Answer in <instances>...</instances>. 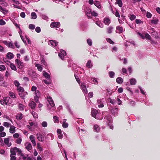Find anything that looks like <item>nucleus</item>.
<instances>
[{"label": "nucleus", "mask_w": 160, "mask_h": 160, "mask_svg": "<svg viewBox=\"0 0 160 160\" xmlns=\"http://www.w3.org/2000/svg\"><path fill=\"white\" fill-rule=\"evenodd\" d=\"M47 99L49 103V104H47L48 109L51 111H54L55 109V104L52 98L50 96H48Z\"/></svg>", "instance_id": "1"}, {"label": "nucleus", "mask_w": 160, "mask_h": 160, "mask_svg": "<svg viewBox=\"0 0 160 160\" xmlns=\"http://www.w3.org/2000/svg\"><path fill=\"white\" fill-rule=\"evenodd\" d=\"M37 88L34 86H32L31 88V91L32 92H35L34 93L35 95L34 96V100L36 101V102H37L38 101V99L40 96V92L37 90Z\"/></svg>", "instance_id": "2"}, {"label": "nucleus", "mask_w": 160, "mask_h": 160, "mask_svg": "<svg viewBox=\"0 0 160 160\" xmlns=\"http://www.w3.org/2000/svg\"><path fill=\"white\" fill-rule=\"evenodd\" d=\"M102 115L105 116V118L107 120V122H108V123H110V124H108V125L109 126L110 128L113 129V126L111 123L112 122V118L110 116V115L109 114L108 112H103Z\"/></svg>", "instance_id": "3"}, {"label": "nucleus", "mask_w": 160, "mask_h": 160, "mask_svg": "<svg viewBox=\"0 0 160 160\" xmlns=\"http://www.w3.org/2000/svg\"><path fill=\"white\" fill-rule=\"evenodd\" d=\"M91 115L93 117L96 119H101L102 118V116L101 113H99L97 110L95 109L92 110Z\"/></svg>", "instance_id": "4"}, {"label": "nucleus", "mask_w": 160, "mask_h": 160, "mask_svg": "<svg viewBox=\"0 0 160 160\" xmlns=\"http://www.w3.org/2000/svg\"><path fill=\"white\" fill-rule=\"evenodd\" d=\"M60 24L58 22H53L51 23L50 27L52 28H58L60 27Z\"/></svg>", "instance_id": "5"}, {"label": "nucleus", "mask_w": 160, "mask_h": 160, "mask_svg": "<svg viewBox=\"0 0 160 160\" xmlns=\"http://www.w3.org/2000/svg\"><path fill=\"white\" fill-rule=\"evenodd\" d=\"M3 42L8 47L14 49L15 48L12 42H9L7 41H3Z\"/></svg>", "instance_id": "6"}, {"label": "nucleus", "mask_w": 160, "mask_h": 160, "mask_svg": "<svg viewBox=\"0 0 160 160\" xmlns=\"http://www.w3.org/2000/svg\"><path fill=\"white\" fill-rule=\"evenodd\" d=\"M138 34L143 39L146 38L148 40H150L151 38L150 36L148 33H146L144 34H143L140 33L139 32H138Z\"/></svg>", "instance_id": "7"}, {"label": "nucleus", "mask_w": 160, "mask_h": 160, "mask_svg": "<svg viewBox=\"0 0 160 160\" xmlns=\"http://www.w3.org/2000/svg\"><path fill=\"white\" fill-rule=\"evenodd\" d=\"M66 55V52L62 49L60 50V52L58 53L59 57L62 60L63 59L64 57Z\"/></svg>", "instance_id": "8"}, {"label": "nucleus", "mask_w": 160, "mask_h": 160, "mask_svg": "<svg viewBox=\"0 0 160 160\" xmlns=\"http://www.w3.org/2000/svg\"><path fill=\"white\" fill-rule=\"evenodd\" d=\"M81 88L84 94H87L88 93V90L86 88L85 84L82 83L81 85Z\"/></svg>", "instance_id": "9"}, {"label": "nucleus", "mask_w": 160, "mask_h": 160, "mask_svg": "<svg viewBox=\"0 0 160 160\" xmlns=\"http://www.w3.org/2000/svg\"><path fill=\"white\" fill-rule=\"evenodd\" d=\"M124 30H125L122 27L120 26H118L116 27V33H120L124 32Z\"/></svg>", "instance_id": "10"}, {"label": "nucleus", "mask_w": 160, "mask_h": 160, "mask_svg": "<svg viewBox=\"0 0 160 160\" xmlns=\"http://www.w3.org/2000/svg\"><path fill=\"white\" fill-rule=\"evenodd\" d=\"M38 140L40 142H43L44 140V136L40 133H37L36 135Z\"/></svg>", "instance_id": "11"}, {"label": "nucleus", "mask_w": 160, "mask_h": 160, "mask_svg": "<svg viewBox=\"0 0 160 160\" xmlns=\"http://www.w3.org/2000/svg\"><path fill=\"white\" fill-rule=\"evenodd\" d=\"M15 62L19 68H23V63L21 62L18 59H16Z\"/></svg>", "instance_id": "12"}, {"label": "nucleus", "mask_w": 160, "mask_h": 160, "mask_svg": "<svg viewBox=\"0 0 160 160\" xmlns=\"http://www.w3.org/2000/svg\"><path fill=\"white\" fill-rule=\"evenodd\" d=\"M58 43L55 40H51L49 41L48 44L52 47H55L57 45Z\"/></svg>", "instance_id": "13"}, {"label": "nucleus", "mask_w": 160, "mask_h": 160, "mask_svg": "<svg viewBox=\"0 0 160 160\" xmlns=\"http://www.w3.org/2000/svg\"><path fill=\"white\" fill-rule=\"evenodd\" d=\"M25 146L26 148L29 151L31 152L30 150H31L32 149V146L31 144L29 142H26L25 144Z\"/></svg>", "instance_id": "14"}, {"label": "nucleus", "mask_w": 160, "mask_h": 160, "mask_svg": "<svg viewBox=\"0 0 160 160\" xmlns=\"http://www.w3.org/2000/svg\"><path fill=\"white\" fill-rule=\"evenodd\" d=\"M102 100V99H98L97 100V103L99 108H102L104 106Z\"/></svg>", "instance_id": "15"}, {"label": "nucleus", "mask_w": 160, "mask_h": 160, "mask_svg": "<svg viewBox=\"0 0 160 160\" xmlns=\"http://www.w3.org/2000/svg\"><path fill=\"white\" fill-rule=\"evenodd\" d=\"M66 119H64L62 122H60V123L62 124V127L64 128H66L68 126V124L67 122H66Z\"/></svg>", "instance_id": "16"}, {"label": "nucleus", "mask_w": 160, "mask_h": 160, "mask_svg": "<svg viewBox=\"0 0 160 160\" xmlns=\"http://www.w3.org/2000/svg\"><path fill=\"white\" fill-rule=\"evenodd\" d=\"M4 142L5 144L8 147H10L11 145V143L9 142V140L8 138H5L4 139Z\"/></svg>", "instance_id": "17"}, {"label": "nucleus", "mask_w": 160, "mask_h": 160, "mask_svg": "<svg viewBox=\"0 0 160 160\" xmlns=\"http://www.w3.org/2000/svg\"><path fill=\"white\" fill-rule=\"evenodd\" d=\"M28 92H24V91L22 92H20L19 93V95L20 97L23 99H24L25 96L28 95Z\"/></svg>", "instance_id": "18"}, {"label": "nucleus", "mask_w": 160, "mask_h": 160, "mask_svg": "<svg viewBox=\"0 0 160 160\" xmlns=\"http://www.w3.org/2000/svg\"><path fill=\"white\" fill-rule=\"evenodd\" d=\"M16 118L17 120H20L23 118V115L21 113H18L16 115Z\"/></svg>", "instance_id": "19"}, {"label": "nucleus", "mask_w": 160, "mask_h": 160, "mask_svg": "<svg viewBox=\"0 0 160 160\" xmlns=\"http://www.w3.org/2000/svg\"><path fill=\"white\" fill-rule=\"evenodd\" d=\"M10 128L9 129L10 132L11 133H14L16 131L15 128L16 127L13 125H11L10 126Z\"/></svg>", "instance_id": "20"}, {"label": "nucleus", "mask_w": 160, "mask_h": 160, "mask_svg": "<svg viewBox=\"0 0 160 160\" xmlns=\"http://www.w3.org/2000/svg\"><path fill=\"white\" fill-rule=\"evenodd\" d=\"M130 84L131 85H135L137 82V81L136 79L132 78L130 79L129 80Z\"/></svg>", "instance_id": "21"}, {"label": "nucleus", "mask_w": 160, "mask_h": 160, "mask_svg": "<svg viewBox=\"0 0 160 160\" xmlns=\"http://www.w3.org/2000/svg\"><path fill=\"white\" fill-rule=\"evenodd\" d=\"M31 109H34L36 107V103L33 101L30 102L29 104Z\"/></svg>", "instance_id": "22"}, {"label": "nucleus", "mask_w": 160, "mask_h": 160, "mask_svg": "<svg viewBox=\"0 0 160 160\" xmlns=\"http://www.w3.org/2000/svg\"><path fill=\"white\" fill-rule=\"evenodd\" d=\"M35 66V67H37L38 70L40 71H41L42 69V66L39 64L36 63H35L34 64Z\"/></svg>", "instance_id": "23"}, {"label": "nucleus", "mask_w": 160, "mask_h": 160, "mask_svg": "<svg viewBox=\"0 0 160 160\" xmlns=\"http://www.w3.org/2000/svg\"><path fill=\"white\" fill-rule=\"evenodd\" d=\"M103 22L107 25H108L110 23V19L108 18H105L104 19Z\"/></svg>", "instance_id": "24"}, {"label": "nucleus", "mask_w": 160, "mask_h": 160, "mask_svg": "<svg viewBox=\"0 0 160 160\" xmlns=\"http://www.w3.org/2000/svg\"><path fill=\"white\" fill-rule=\"evenodd\" d=\"M13 54L11 52H8L7 54V58L9 59H11L13 58Z\"/></svg>", "instance_id": "25"}, {"label": "nucleus", "mask_w": 160, "mask_h": 160, "mask_svg": "<svg viewBox=\"0 0 160 160\" xmlns=\"http://www.w3.org/2000/svg\"><path fill=\"white\" fill-rule=\"evenodd\" d=\"M111 111L113 114L115 115H116L118 114V108H115L112 109Z\"/></svg>", "instance_id": "26"}, {"label": "nucleus", "mask_w": 160, "mask_h": 160, "mask_svg": "<svg viewBox=\"0 0 160 160\" xmlns=\"http://www.w3.org/2000/svg\"><path fill=\"white\" fill-rule=\"evenodd\" d=\"M95 23L99 27L103 28V25L100 21H97L95 22Z\"/></svg>", "instance_id": "27"}, {"label": "nucleus", "mask_w": 160, "mask_h": 160, "mask_svg": "<svg viewBox=\"0 0 160 160\" xmlns=\"http://www.w3.org/2000/svg\"><path fill=\"white\" fill-rule=\"evenodd\" d=\"M93 129L94 131L97 132H98L100 130L99 127L97 124H95L94 125Z\"/></svg>", "instance_id": "28"}, {"label": "nucleus", "mask_w": 160, "mask_h": 160, "mask_svg": "<svg viewBox=\"0 0 160 160\" xmlns=\"http://www.w3.org/2000/svg\"><path fill=\"white\" fill-rule=\"evenodd\" d=\"M10 99V98L9 97H7L4 100H1L0 102L2 104H4L5 103L6 104H7V103L8 102H7V100H8V99Z\"/></svg>", "instance_id": "29"}, {"label": "nucleus", "mask_w": 160, "mask_h": 160, "mask_svg": "<svg viewBox=\"0 0 160 160\" xmlns=\"http://www.w3.org/2000/svg\"><path fill=\"white\" fill-rule=\"evenodd\" d=\"M116 81L118 83L120 84L123 82V80L122 78L118 77L116 79Z\"/></svg>", "instance_id": "30"}, {"label": "nucleus", "mask_w": 160, "mask_h": 160, "mask_svg": "<svg viewBox=\"0 0 160 160\" xmlns=\"http://www.w3.org/2000/svg\"><path fill=\"white\" fill-rule=\"evenodd\" d=\"M11 155H15L16 154V151L15 149V147L13 148H12L11 149Z\"/></svg>", "instance_id": "31"}, {"label": "nucleus", "mask_w": 160, "mask_h": 160, "mask_svg": "<svg viewBox=\"0 0 160 160\" xmlns=\"http://www.w3.org/2000/svg\"><path fill=\"white\" fill-rule=\"evenodd\" d=\"M43 75L45 78L48 79L50 78V76L49 75V74H48V73H47V72H45L44 71H43Z\"/></svg>", "instance_id": "32"}, {"label": "nucleus", "mask_w": 160, "mask_h": 160, "mask_svg": "<svg viewBox=\"0 0 160 160\" xmlns=\"http://www.w3.org/2000/svg\"><path fill=\"white\" fill-rule=\"evenodd\" d=\"M86 66L88 68H91L92 66V64L91 63V61L90 60H89L86 64Z\"/></svg>", "instance_id": "33"}, {"label": "nucleus", "mask_w": 160, "mask_h": 160, "mask_svg": "<svg viewBox=\"0 0 160 160\" xmlns=\"http://www.w3.org/2000/svg\"><path fill=\"white\" fill-rule=\"evenodd\" d=\"M113 27L112 26H110L107 28L108 33L110 34L112 33Z\"/></svg>", "instance_id": "34"}, {"label": "nucleus", "mask_w": 160, "mask_h": 160, "mask_svg": "<svg viewBox=\"0 0 160 160\" xmlns=\"http://www.w3.org/2000/svg\"><path fill=\"white\" fill-rule=\"evenodd\" d=\"M158 20L157 18L152 19L151 20V23L152 24H157L158 23Z\"/></svg>", "instance_id": "35"}, {"label": "nucleus", "mask_w": 160, "mask_h": 160, "mask_svg": "<svg viewBox=\"0 0 160 160\" xmlns=\"http://www.w3.org/2000/svg\"><path fill=\"white\" fill-rule=\"evenodd\" d=\"M53 121L55 123H58L59 122V118L57 116H54L53 117Z\"/></svg>", "instance_id": "36"}, {"label": "nucleus", "mask_w": 160, "mask_h": 160, "mask_svg": "<svg viewBox=\"0 0 160 160\" xmlns=\"http://www.w3.org/2000/svg\"><path fill=\"white\" fill-rule=\"evenodd\" d=\"M47 138L49 139L52 140L53 139V135L52 133H50L47 135Z\"/></svg>", "instance_id": "37"}, {"label": "nucleus", "mask_w": 160, "mask_h": 160, "mask_svg": "<svg viewBox=\"0 0 160 160\" xmlns=\"http://www.w3.org/2000/svg\"><path fill=\"white\" fill-rule=\"evenodd\" d=\"M9 95L12 98H16L15 94L14 92H10L9 93Z\"/></svg>", "instance_id": "38"}, {"label": "nucleus", "mask_w": 160, "mask_h": 160, "mask_svg": "<svg viewBox=\"0 0 160 160\" xmlns=\"http://www.w3.org/2000/svg\"><path fill=\"white\" fill-rule=\"evenodd\" d=\"M109 76L110 78H114L115 73L112 71H110L109 72Z\"/></svg>", "instance_id": "39"}, {"label": "nucleus", "mask_w": 160, "mask_h": 160, "mask_svg": "<svg viewBox=\"0 0 160 160\" xmlns=\"http://www.w3.org/2000/svg\"><path fill=\"white\" fill-rule=\"evenodd\" d=\"M20 29V31L19 32V34H20V36L22 40V41H23V42L25 43H26V41L24 40L23 38V37L22 36V31L21 30L20 28H19Z\"/></svg>", "instance_id": "40"}, {"label": "nucleus", "mask_w": 160, "mask_h": 160, "mask_svg": "<svg viewBox=\"0 0 160 160\" xmlns=\"http://www.w3.org/2000/svg\"><path fill=\"white\" fill-rule=\"evenodd\" d=\"M25 108V106L21 104H19L18 105V108L21 111H23L24 110Z\"/></svg>", "instance_id": "41"}, {"label": "nucleus", "mask_w": 160, "mask_h": 160, "mask_svg": "<svg viewBox=\"0 0 160 160\" xmlns=\"http://www.w3.org/2000/svg\"><path fill=\"white\" fill-rule=\"evenodd\" d=\"M17 90L19 92V93L22 92L24 91L23 88L20 86L17 87Z\"/></svg>", "instance_id": "42"}, {"label": "nucleus", "mask_w": 160, "mask_h": 160, "mask_svg": "<svg viewBox=\"0 0 160 160\" xmlns=\"http://www.w3.org/2000/svg\"><path fill=\"white\" fill-rule=\"evenodd\" d=\"M10 67L12 70L16 71L17 70L15 66L12 63L10 64Z\"/></svg>", "instance_id": "43"}, {"label": "nucleus", "mask_w": 160, "mask_h": 160, "mask_svg": "<svg viewBox=\"0 0 160 160\" xmlns=\"http://www.w3.org/2000/svg\"><path fill=\"white\" fill-rule=\"evenodd\" d=\"M92 81V83L95 84H98V82L96 79L95 78H91Z\"/></svg>", "instance_id": "44"}, {"label": "nucleus", "mask_w": 160, "mask_h": 160, "mask_svg": "<svg viewBox=\"0 0 160 160\" xmlns=\"http://www.w3.org/2000/svg\"><path fill=\"white\" fill-rule=\"evenodd\" d=\"M128 17L131 20H133L136 18L135 16L133 14H130L129 15Z\"/></svg>", "instance_id": "45"}, {"label": "nucleus", "mask_w": 160, "mask_h": 160, "mask_svg": "<svg viewBox=\"0 0 160 160\" xmlns=\"http://www.w3.org/2000/svg\"><path fill=\"white\" fill-rule=\"evenodd\" d=\"M4 0H0V4L2 5H3L5 6H7L8 4L4 1Z\"/></svg>", "instance_id": "46"}, {"label": "nucleus", "mask_w": 160, "mask_h": 160, "mask_svg": "<svg viewBox=\"0 0 160 160\" xmlns=\"http://www.w3.org/2000/svg\"><path fill=\"white\" fill-rule=\"evenodd\" d=\"M94 4L98 8H101V5L99 2H96L94 3Z\"/></svg>", "instance_id": "47"}, {"label": "nucleus", "mask_w": 160, "mask_h": 160, "mask_svg": "<svg viewBox=\"0 0 160 160\" xmlns=\"http://www.w3.org/2000/svg\"><path fill=\"white\" fill-rule=\"evenodd\" d=\"M32 18L33 19H35L37 17V16L35 12H32L31 13Z\"/></svg>", "instance_id": "48"}, {"label": "nucleus", "mask_w": 160, "mask_h": 160, "mask_svg": "<svg viewBox=\"0 0 160 160\" xmlns=\"http://www.w3.org/2000/svg\"><path fill=\"white\" fill-rule=\"evenodd\" d=\"M116 3L118 4L120 7L122 6V2L121 0H116Z\"/></svg>", "instance_id": "49"}, {"label": "nucleus", "mask_w": 160, "mask_h": 160, "mask_svg": "<svg viewBox=\"0 0 160 160\" xmlns=\"http://www.w3.org/2000/svg\"><path fill=\"white\" fill-rule=\"evenodd\" d=\"M35 26L33 24H30L29 25L28 28L31 30H33L35 29Z\"/></svg>", "instance_id": "50"}, {"label": "nucleus", "mask_w": 160, "mask_h": 160, "mask_svg": "<svg viewBox=\"0 0 160 160\" xmlns=\"http://www.w3.org/2000/svg\"><path fill=\"white\" fill-rule=\"evenodd\" d=\"M3 125L7 128H8L10 127V124L7 122H4L3 123Z\"/></svg>", "instance_id": "51"}, {"label": "nucleus", "mask_w": 160, "mask_h": 160, "mask_svg": "<svg viewBox=\"0 0 160 160\" xmlns=\"http://www.w3.org/2000/svg\"><path fill=\"white\" fill-rule=\"evenodd\" d=\"M87 42L88 44L90 46H91L92 44V40L90 39L89 38L87 39Z\"/></svg>", "instance_id": "52"}, {"label": "nucleus", "mask_w": 160, "mask_h": 160, "mask_svg": "<svg viewBox=\"0 0 160 160\" xmlns=\"http://www.w3.org/2000/svg\"><path fill=\"white\" fill-rule=\"evenodd\" d=\"M33 117L35 118H38V115L35 112L32 111L31 113Z\"/></svg>", "instance_id": "53"}, {"label": "nucleus", "mask_w": 160, "mask_h": 160, "mask_svg": "<svg viewBox=\"0 0 160 160\" xmlns=\"http://www.w3.org/2000/svg\"><path fill=\"white\" fill-rule=\"evenodd\" d=\"M42 126L43 127H46L47 126L48 124L46 122L43 121L41 124Z\"/></svg>", "instance_id": "54"}, {"label": "nucleus", "mask_w": 160, "mask_h": 160, "mask_svg": "<svg viewBox=\"0 0 160 160\" xmlns=\"http://www.w3.org/2000/svg\"><path fill=\"white\" fill-rule=\"evenodd\" d=\"M140 89V91H141V93L144 95H145V93L144 91V90L142 89V88L140 86H139L138 87Z\"/></svg>", "instance_id": "55"}, {"label": "nucleus", "mask_w": 160, "mask_h": 160, "mask_svg": "<svg viewBox=\"0 0 160 160\" xmlns=\"http://www.w3.org/2000/svg\"><path fill=\"white\" fill-rule=\"evenodd\" d=\"M6 69L5 67L3 65H0V71H4Z\"/></svg>", "instance_id": "56"}, {"label": "nucleus", "mask_w": 160, "mask_h": 160, "mask_svg": "<svg viewBox=\"0 0 160 160\" xmlns=\"http://www.w3.org/2000/svg\"><path fill=\"white\" fill-rule=\"evenodd\" d=\"M37 148L38 149H39L40 151H42V148L41 147V146L40 145V144L39 143H38L37 144Z\"/></svg>", "instance_id": "57"}, {"label": "nucleus", "mask_w": 160, "mask_h": 160, "mask_svg": "<svg viewBox=\"0 0 160 160\" xmlns=\"http://www.w3.org/2000/svg\"><path fill=\"white\" fill-rule=\"evenodd\" d=\"M107 41L110 44H114V42L110 38H108L106 39Z\"/></svg>", "instance_id": "58"}, {"label": "nucleus", "mask_w": 160, "mask_h": 160, "mask_svg": "<svg viewBox=\"0 0 160 160\" xmlns=\"http://www.w3.org/2000/svg\"><path fill=\"white\" fill-rule=\"evenodd\" d=\"M6 135V133L4 132H0V137H3Z\"/></svg>", "instance_id": "59"}, {"label": "nucleus", "mask_w": 160, "mask_h": 160, "mask_svg": "<svg viewBox=\"0 0 160 160\" xmlns=\"http://www.w3.org/2000/svg\"><path fill=\"white\" fill-rule=\"evenodd\" d=\"M14 84L17 87H18L19 86L20 83L17 80L14 81Z\"/></svg>", "instance_id": "60"}, {"label": "nucleus", "mask_w": 160, "mask_h": 160, "mask_svg": "<svg viewBox=\"0 0 160 160\" xmlns=\"http://www.w3.org/2000/svg\"><path fill=\"white\" fill-rule=\"evenodd\" d=\"M29 124L30 125V126H36V124L35 123H34L33 122H32L31 121H30L29 122Z\"/></svg>", "instance_id": "61"}, {"label": "nucleus", "mask_w": 160, "mask_h": 160, "mask_svg": "<svg viewBox=\"0 0 160 160\" xmlns=\"http://www.w3.org/2000/svg\"><path fill=\"white\" fill-rule=\"evenodd\" d=\"M35 31L38 33H39L41 32V28L40 27H37L35 28Z\"/></svg>", "instance_id": "62"}, {"label": "nucleus", "mask_w": 160, "mask_h": 160, "mask_svg": "<svg viewBox=\"0 0 160 160\" xmlns=\"http://www.w3.org/2000/svg\"><path fill=\"white\" fill-rule=\"evenodd\" d=\"M22 141V139L21 138H18L16 140V143L18 144H20Z\"/></svg>", "instance_id": "63"}, {"label": "nucleus", "mask_w": 160, "mask_h": 160, "mask_svg": "<svg viewBox=\"0 0 160 160\" xmlns=\"http://www.w3.org/2000/svg\"><path fill=\"white\" fill-rule=\"evenodd\" d=\"M5 22L2 19L0 20V25H3L5 24Z\"/></svg>", "instance_id": "64"}]
</instances>
